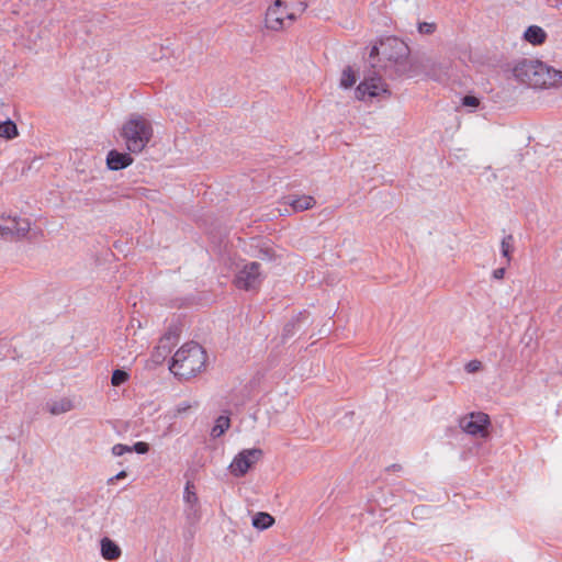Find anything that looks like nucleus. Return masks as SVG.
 <instances>
[{"mask_svg":"<svg viewBox=\"0 0 562 562\" xmlns=\"http://www.w3.org/2000/svg\"><path fill=\"white\" fill-rule=\"evenodd\" d=\"M285 203L292 207L294 212H302L305 210L312 209L316 201L311 195H299V196H289Z\"/></svg>","mask_w":562,"mask_h":562,"instance_id":"obj_13","label":"nucleus"},{"mask_svg":"<svg viewBox=\"0 0 562 562\" xmlns=\"http://www.w3.org/2000/svg\"><path fill=\"white\" fill-rule=\"evenodd\" d=\"M460 428L468 435L476 438H486L490 434L491 420L487 414L473 412L460 419Z\"/></svg>","mask_w":562,"mask_h":562,"instance_id":"obj_7","label":"nucleus"},{"mask_svg":"<svg viewBox=\"0 0 562 562\" xmlns=\"http://www.w3.org/2000/svg\"><path fill=\"white\" fill-rule=\"evenodd\" d=\"M15 136H18V128L12 121L0 122V137L10 139Z\"/></svg>","mask_w":562,"mask_h":562,"instance_id":"obj_19","label":"nucleus"},{"mask_svg":"<svg viewBox=\"0 0 562 562\" xmlns=\"http://www.w3.org/2000/svg\"><path fill=\"white\" fill-rule=\"evenodd\" d=\"M125 453H132L131 446L116 443L112 447V454L115 457H121Z\"/></svg>","mask_w":562,"mask_h":562,"instance_id":"obj_23","label":"nucleus"},{"mask_svg":"<svg viewBox=\"0 0 562 562\" xmlns=\"http://www.w3.org/2000/svg\"><path fill=\"white\" fill-rule=\"evenodd\" d=\"M127 475V473L125 471H120L116 475H114L113 477H111L109 480L110 483H113L114 481H117V480H122V479H125Z\"/></svg>","mask_w":562,"mask_h":562,"instance_id":"obj_30","label":"nucleus"},{"mask_svg":"<svg viewBox=\"0 0 562 562\" xmlns=\"http://www.w3.org/2000/svg\"><path fill=\"white\" fill-rule=\"evenodd\" d=\"M251 524L258 530H266L274 524V518L268 513L259 512L254 515Z\"/></svg>","mask_w":562,"mask_h":562,"instance_id":"obj_17","label":"nucleus"},{"mask_svg":"<svg viewBox=\"0 0 562 562\" xmlns=\"http://www.w3.org/2000/svg\"><path fill=\"white\" fill-rule=\"evenodd\" d=\"M135 342H136V341H135V340H133L132 345H131V346H128V348H131V349H132V350H131V353H138V352H140V350H139V349H143V348H144V345H140V347H139V348H138V347H135V346H134V345H135Z\"/></svg>","mask_w":562,"mask_h":562,"instance_id":"obj_32","label":"nucleus"},{"mask_svg":"<svg viewBox=\"0 0 562 562\" xmlns=\"http://www.w3.org/2000/svg\"><path fill=\"white\" fill-rule=\"evenodd\" d=\"M132 452H136L138 454H145L149 451V445L144 441H138L131 446Z\"/></svg>","mask_w":562,"mask_h":562,"instance_id":"obj_24","label":"nucleus"},{"mask_svg":"<svg viewBox=\"0 0 562 562\" xmlns=\"http://www.w3.org/2000/svg\"><path fill=\"white\" fill-rule=\"evenodd\" d=\"M231 427V419L228 415H221L216 418L215 424L211 430V436L213 438H218L225 434L226 430Z\"/></svg>","mask_w":562,"mask_h":562,"instance_id":"obj_18","label":"nucleus"},{"mask_svg":"<svg viewBox=\"0 0 562 562\" xmlns=\"http://www.w3.org/2000/svg\"><path fill=\"white\" fill-rule=\"evenodd\" d=\"M432 64L431 59L426 56H413L409 55L403 58L402 64L395 74V76H406L414 78L423 74H428V68Z\"/></svg>","mask_w":562,"mask_h":562,"instance_id":"obj_12","label":"nucleus"},{"mask_svg":"<svg viewBox=\"0 0 562 562\" xmlns=\"http://www.w3.org/2000/svg\"><path fill=\"white\" fill-rule=\"evenodd\" d=\"M285 9V16L290 20H295L299 14L306 9L305 0H276L266 12V25L273 31L280 30V19L278 18V10Z\"/></svg>","mask_w":562,"mask_h":562,"instance_id":"obj_4","label":"nucleus"},{"mask_svg":"<svg viewBox=\"0 0 562 562\" xmlns=\"http://www.w3.org/2000/svg\"><path fill=\"white\" fill-rule=\"evenodd\" d=\"M558 2H560L562 4V0H557Z\"/></svg>","mask_w":562,"mask_h":562,"instance_id":"obj_33","label":"nucleus"},{"mask_svg":"<svg viewBox=\"0 0 562 562\" xmlns=\"http://www.w3.org/2000/svg\"><path fill=\"white\" fill-rule=\"evenodd\" d=\"M128 380V374L123 370H115L111 378V383L114 386H119Z\"/></svg>","mask_w":562,"mask_h":562,"instance_id":"obj_22","label":"nucleus"},{"mask_svg":"<svg viewBox=\"0 0 562 562\" xmlns=\"http://www.w3.org/2000/svg\"><path fill=\"white\" fill-rule=\"evenodd\" d=\"M390 91L380 75H367L356 89V98L367 100L379 97H389Z\"/></svg>","mask_w":562,"mask_h":562,"instance_id":"obj_9","label":"nucleus"},{"mask_svg":"<svg viewBox=\"0 0 562 562\" xmlns=\"http://www.w3.org/2000/svg\"><path fill=\"white\" fill-rule=\"evenodd\" d=\"M479 103H480L479 99L473 95H467L462 99V104L464 106L476 108L479 105Z\"/></svg>","mask_w":562,"mask_h":562,"instance_id":"obj_28","label":"nucleus"},{"mask_svg":"<svg viewBox=\"0 0 562 562\" xmlns=\"http://www.w3.org/2000/svg\"><path fill=\"white\" fill-rule=\"evenodd\" d=\"M47 408L53 415H60L75 408V403L70 397H60L47 403Z\"/></svg>","mask_w":562,"mask_h":562,"instance_id":"obj_14","label":"nucleus"},{"mask_svg":"<svg viewBox=\"0 0 562 562\" xmlns=\"http://www.w3.org/2000/svg\"><path fill=\"white\" fill-rule=\"evenodd\" d=\"M502 254L504 257H506L508 259L509 257V250H510V244L506 240V239H503L502 240Z\"/></svg>","mask_w":562,"mask_h":562,"instance_id":"obj_29","label":"nucleus"},{"mask_svg":"<svg viewBox=\"0 0 562 562\" xmlns=\"http://www.w3.org/2000/svg\"><path fill=\"white\" fill-rule=\"evenodd\" d=\"M436 30V24L435 23H428V22H423V23H419L418 25V31L420 34H432Z\"/></svg>","mask_w":562,"mask_h":562,"instance_id":"obj_26","label":"nucleus"},{"mask_svg":"<svg viewBox=\"0 0 562 562\" xmlns=\"http://www.w3.org/2000/svg\"><path fill=\"white\" fill-rule=\"evenodd\" d=\"M524 40L532 45H541L547 40V33L542 27L531 25L525 31Z\"/></svg>","mask_w":562,"mask_h":562,"instance_id":"obj_16","label":"nucleus"},{"mask_svg":"<svg viewBox=\"0 0 562 562\" xmlns=\"http://www.w3.org/2000/svg\"><path fill=\"white\" fill-rule=\"evenodd\" d=\"M32 221L29 217L18 215L0 216V233L25 238L32 231Z\"/></svg>","mask_w":562,"mask_h":562,"instance_id":"obj_11","label":"nucleus"},{"mask_svg":"<svg viewBox=\"0 0 562 562\" xmlns=\"http://www.w3.org/2000/svg\"><path fill=\"white\" fill-rule=\"evenodd\" d=\"M183 501L186 504H188L191 507L196 506L199 498L194 491V486L188 482L186 484L184 491H183Z\"/></svg>","mask_w":562,"mask_h":562,"instance_id":"obj_21","label":"nucleus"},{"mask_svg":"<svg viewBox=\"0 0 562 562\" xmlns=\"http://www.w3.org/2000/svg\"><path fill=\"white\" fill-rule=\"evenodd\" d=\"M504 274H505V269L504 268H498V269L494 270V272H493V277L495 279H498V280L503 279Z\"/></svg>","mask_w":562,"mask_h":562,"instance_id":"obj_31","label":"nucleus"},{"mask_svg":"<svg viewBox=\"0 0 562 562\" xmlns=\"http://www.w3.org/2000/svg\"><path fill=\"white\" fill-rule=\"evenodd\" d=\"M205 363L204 349L195 342H189L176 351L170 370L175 375L189 379L200 373L205 368Z\"/></svg>","mask_w":562,"mask_h":562,"instance_id":"obj_2","label":"nucleus"},{"mask_svg":"<svg viewBox=\"0 0 562 562\" xmlns=\"http://www.w3.org/2000/svg\"><path fill=\"white\" fill-rule=\"evenodd\" d=\"M101 555L105 560H116L121 557L120 547L110 538H103L100 542Z\"/></svg>","mask_w":562,"mask_h":562,"instance_id":"obj_15","label":"nucleus"},{"mask_svg":"<svg viewBox=\"0 0 562 562\" xmlns=\"http://www.w3.org/2000/svg\"><path fill=\"white\" fill-rule=\"evenodd\" d=\"M561 313H562V305H561Z\"/></svg>","mask_w":562,"mask_h":562,"instance_id":"obj_34","label":"nucleus"},{"mask_svg":"<svg viewBox=\"0 0 562 562\" xmlns=\"http://www.w3.org/2000/svg\"><path fill=\"white\" fill-rule=\"evenodd\" d=\"M464 369L468 373L479 372L482 369V362L476 359L471 360L465 364Z\"/></svg>","mask_w":562,"mask_h":562,"instance_id":"obj_25","label":"nucleus"},{"mask_svg":"<svg viewBox=\"0 0 562 562\" xmlns=\"http://www.w3.org/2000/svg\"><path fill=\"white\" fill-rule=\"evenodd\" d=\"M263 280L261 266L258 262H247L238 267L234 284L245 291H257Z\"/></svg>","mask_w":562,"mask_h":562,"instance_id":"obj_5","label":"nucleus"},{"mask_svg":"<svg viewBox=\"0 0 562 562\" xmlns=\"http://www.w3.org/2000/svg\"><path fill=\"white\" fill-rule=\"evenodd\" d=\"M262 450L259 448L243 449L232 460L228 470L236 477L244 476L262 458Z\"/></svg>","mask_w":562,"mask_h":562,"instance_id":"obj_8","label":"nucleus"},{"mask_svg":"<svg viewBox=\"0 0 562 562\" xmlns=\"http://www.w3.org/2000/svg\"><path fill=\"white\" fill-rule=\"evenodd\" d=\"M121 136L125 140H150L154 136L151 123L139 115H133L121 130Z\"/></svg>","mask_w":562,"mask_h":562,"instance_id":"obj_6","label":"nucleus"},{"mask_svg":"<svg viewBox=\"0 0 562 562\" xmlns=\"http://www.w3.org/2000/svg\"><path fill=\"white\" fill-rule=\"evenodd\" d=\"M357 81V75L355 70L351 67H346L340 76V87L342 88H350L352 87Z\"/></svg>","mask_w":562,"mask_h":562,"instance_id":"obj_20","label":"nucleus"},{"mask_svg":"<svg viewBox=\"0 0 562 562\" xmlns=\"http://www.w3.org/2000/svg\"><path fill=\"white\" fill-rule=\"evenodd\" d=\"M409 55L408 46L396 37H386L382 40L379 46H373L370 52V58L381 56L384 60L382 66L385 74L395 76L403 58Z\"/></svg>","mask_w":562,"mask_h":562,"instance_id":"obj_3","label":"nucleus"},{"mask_svg":"<svg viewBox=\"0 0 562 562\" xmlns=\"http://www.w3.org/2000/svg\"><path fill=\"white\" fill-rule=\"evenodd\" d=\"M144 148V143H130L126 150L112 149L106 155V167L110 170L117 171L127 168L134 161L132 154L140 153Z\"/></svg>","mask_w":562,"mask_h":562,"instance_id":"obj_10","label":"nucleus"},{"mask_svg":"<svg viewBox=\"0 0 562 562\" xmlns=\"http://www.w3.org/2000/svg\"><path fill=\"white\" fill-rule=\"evenodd\" d=\"M278 14V18L280 19V30H282L283 27H285L286 25L291 24L294 20H290L289 18L285 16V9L284 8H281L280 10H278L277 12Z\"/></svg>","mask_w":562,"mask_h":562,"instance_id":"obj_27","label":"nucleus"},{"mask_svg":"<svg viewBox=\"0 0 562 562\" xmlns=\"http://www.w3.org/2000/svg\"><path fill=\"white\" fill-rule=\"evenodd\" d=\"M514 77L535 89H550L562 82V72L538 59H522L513 69Z\"/></svg>","mask_w":562,"mask_h":562,"instance_id":"obj_1","label":"nucleus"}]
</instances>
